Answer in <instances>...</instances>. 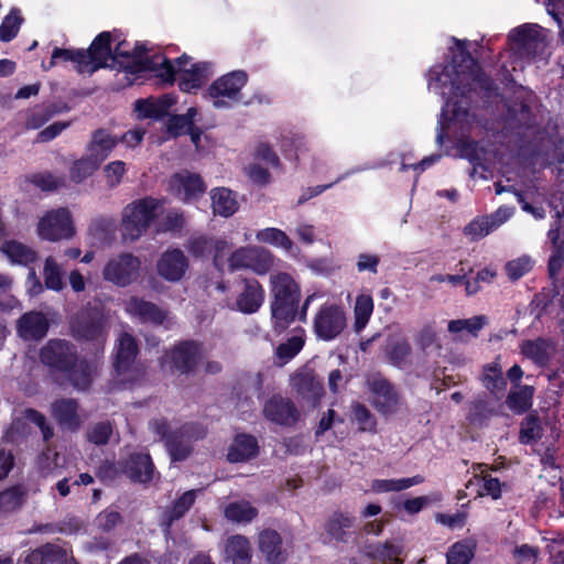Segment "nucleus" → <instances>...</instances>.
I'll list each match as a JSON object with an SVG mask.
<instances>
[{"instance_id": "2", "label": "nucleus", "mask_w": 564, "mask_h": 564, "mask_svg": "<svg viewBox=\"0 0 564 564\" xmlns=\"http://www.w3.org/2000/svg\"><path fill=\"white\" fill-rule=\"evenodd\" d=\"M273 301L271 314L274 327L284 329L297 314L301 292L294 279L284 272L271 276Z\"/></svg>"}, {"instance_id": "51", "label": "nucleus", "mask_w": 564, "mask_h": 564, "mask_svg": "<svg viewBox=\"0 0 564 564\" xmlns=\"http://www.w3.org/2000/svg\"><path fill=\"white\" fill-rule=\"evenodd\" d=\"M542 426L540 419L534 415H528L521 423L519 440L522 444H529L541 438Z\"/></svg>"}, {"instance_id": "9", "label": "nucleus", "mask_w": 564, "mask_h": 564, "mask_svg": "<svg viewBox=\"0 0 564 564\" xmlns=\"http://www.w3.org/2000/svg\"><path fill=\"white\" fill-rule=\"evenodd\" d=\"M290 384L296 397L312 408L317 406L324 395L323 382L307 367L297 369L291 376Z\"/></svg>"}, {"instance_id": "12", "label": "nucleus", "mask_w": 564, "mask_h": 564, "mask_svg": "<svg viewBox=\"0 0 564 564\" xmlns=\"http://www.w3.org/2000/svg\"><path fill=\"white\" fill-rule=\"evenodd\" d=\"M247 82L248 75L243 70L228 73L215 80L208 88V95L214 99V107L221 108L228 105L221 98L238 101L240 99V90Z\"/></svg>"}, {"instance_id": "35", "label": "nucleus", "mask_w": 564, "mask_h": 564, "mask_svg": "<svg viewBox=\"0 0 564 564\" xmlns=\"http://www.w3.org/2000/svg\"><path fill=\"white\" fill-rule=\"evenodd\" d=\"M554 351L553 344L544 338L524 340L521 344V352L540 367L549 364Z\"/></svg>"}, {"instance_id": "29", "label": "nucleus", "mask_w": 564, "mask_h": 564, "mask_svg": "<svg viewBox=\"0 0 564 564\" xmlns=\"http://www.w3.org/2000/svg\"><path fill=\"white\" fill-rule=\"evenodd\" d=\"M66 562V550L46 543L29 552L20 564H63Z\"/></svg>"}, {"instance_id": "28", "label": "nucleus", "mask_w": 564, "mask_h": 564, "mask_svg": "<svg viewBox=\"0 0 564 564\" xmlns=\"http://www.w3.org/2000/svg\"><path fill=\"white\" fill-rule=\"evenodd\" d=\"M119 143L117 135L100 128L91 132L90 140L86 147L87 153L102 163Z\"/></svg>"}, {"instance_id": "13", "label": "nucleus", "mask_w": 564, "mask_h": 564, "mask_svg": "<svg viewBox=\"0 0 564 564\" xmlns=\"http://www.w3.org/2000/svg\"><path fill=\"white\" fill-rule=\"evenodd\" d=\"M345 327V312L334 304L322 306L314 318V330L324 340L336 338Z\"/></svg>"}, {"instance_id": "42", "label": "nucleus", "mask_w": 564, "mask_h": 564, "mask_svg": "<svg viewBox=\"0 0 564 564\" xmlns=\"http://www.w3.org/2000/svg\"><path fill=\"white\" fill-rule=\"evenodd\" d=\"M212 206L215 214L224 217L234 215L238 209L232 192L227 188H216L212 192Z\"/></svg>"}, {"instance_id": "21", "label": "nucleus", "mask_w": 564, "mask_h": 564, "mask_svg": "<svg viewBox=\"0 0 564 564\" xmlns=\"http://www.w3.org/2000/svg\"><path fill=\"white\" fill-rule=\"evenodd\" d=\"M243 288L236 299V307L245 314L256 313L264 301V290L256 279L242 280Z\"/></svg>"}, {"instance_id": "23", "label": "nucleus", "mask_w": 564, "mask_h": 564, "mask_svg": "<svg viewBox=\"0 0 564 564\" xmlns=\"http://www.w3.org/2000/svg\"><path fill=\"white\" fill-rule=\"evenodd\" d=\"M258 546L269 564H282L286 561L282 538L275 530H262L258 535Z\"/></svg>"}, {"instance_id": "30", "label": "nucleus", "mask_w": 564, "mask_h": 564, "mask_svg": "<svg viewBox=\"0 0 564 564\" xmlns=\"http://www.w3.org/2000/svg\"><path fill=\"white\" fill-rule=\"evenodd\" d=\"M258 452L257 438L252 435L240 434L230 445L227 458L231 463H242L254 458Z\"/></svg>"}, {"instance_id": "25", "label": "nucleus", "mask_w": 564, "mask_h": 564, "mask_svg": "<svg viewBox=\"0 0 564 564\" xmlns=\"http://www.w3.org/2000/svg\"><path fill=\"white\" fill-rule=\"evenodd\" d=\"M52 414L63 430L75 432L83 423L78 414V403L74 399H59L53 402Z\"/></svg>"}, {"instance_id": "54", "label": "nucleus", "mask_w": 564, "mask_h": 564, "mask_svg": "<svg viewBox=\"0 0 564 564\" xmlns=\"http://www.w3.org/2000/svg\"><path fill=\"white\" fill-rule=\"evenodd\" d=\"M22 21L23 18L20 15L19 10H11L0 25V41L9 42L14 39L19 32Z\"/></svg>"}, {"instance_id": "52", "label": "nucleus", "mask_w": 564, "mask_h": 564, "mask_svg": "<svg viewBox=\"0 0 564 564\" xmlns=\"http://www.w3.org/2000/svg\"><path fill=\"white\" fill-rule=\"evenodd\" d=\"M304 339L301 336H292L285 343L276 347L275 355L279 358V366H283L294 358L303 348Z\"/></svg>"}, {"instance_id": "45", "label": "nucleus", "mask_w": 564, "mask_h": 564, "mask_svg": "<svg viewBox=\"0 0 564 564\" xmlns=\"http://www.w3.org/2000/svg\"><path fill=\"white\" fill-rule=\"evenodd\" d=\"M1 250L13 263L24 265L33 262L36 257L35 251L18 241H7Z\"/></svg>"}, {"instance_id": "39", "label": "nucleus", "mask_w": 564, "mask_h": 564, "mask_svg": "<svg viewBox=\"0 0 564 564\" xmlns=\"http://www.w3.org/2000/svg\"><path fill=\"white\" fill-rule=\"evenodd\" d=\"M196 490H188L184 492L174 503L164 511L162 525L166 530L171 528L174 521L184 517V514L191 509L196 499Z\"/></svg>"}, {"instance_id": "17", "label": "nucleus", "mask_w": 564, "mask_h": 564, "mask_svg": "<svg viewBox=\"0 0 564 564\" xmlns=\"http://www.w3.org/2000/svg\"><path fill=\"white\" fill-rule=\"evenodd\" d=\"M126 42H120L113 50H110L108 61L116 62L120 57L128 58L127 63L120 62L121 66L131 74L140 73L148 69H155L156 64L152 57L147 56L143 46H135L133 52L130 53L127 48Z\"/></svg>"}, {"instance_id": "58", "label": "nucleus", "mask_w": 564, "mask_h": 564, "mask_svg": "<svg viewBox=\"0 0 564 564\" xmlns=\"http://www.w3.org/2000/svg\"><path fill=\"white\" fill-rule=\"evenodd\" d=\"M411 354V346L405 339H400L387 348L389 360L394 366L403 365Z\"/></svg>"}, {"instance_id": "63", "label": "nucleus", "mask_w": 564, "mask_h": 564, "mask_svg": "<svg viewBox=\"0 0 564 564\" xmlns=\"http://www.w3.org/2000/svg\"><path fill=\"white\" fill-rule=\"evenodd\" d=\"M104 173L107 184L113 188L120 184L126 174V164L122 161L110 162L105 166Z\"/></svg>"}, {"instance_id": "5", "label": "nucleus", "mask_w": 564, "mask_h": 564, "mask_svg": "<svg viewBox=\"0 0 564 564\" xmlns=\"http://www.w3.org/2000/svg\"><path fill=\"white\" fill-rule=\"evenodd\" d=\"M365 383L370 393V404L382 415L395 414L404 404L397 388L381 372H369Z\"/></svg>"}, {"instance_id": "11", "label": "nucleus", "mask_w": 564, "mask_h": 564, "mask_svg": "<svg viewBox=\"0 0 564 564\" xmlns=\"http://www.w3.org/2000/svg\"><path fill=\"white\" fill-rule=\"evenodd\" d=\"M39 235L46 240L57 241L69 239L75 229L70 219V213L66 208H58L47 213L39 223Z\"/></svg>"}, {"instance_id": "7", "label": "nucleus", "mask_w": 564, "mask_h": 564, "mask_svg": "<svg viewBox=\"0 0 564 564\" xmlns=\"http://www.w3.org/2000/svg\"><path fill=\"white\" fill-rule=\"evenodd\" d=\"M274 264L271 251L257 246L240 247L228 257V271L250 269L257 274L268 273Z\"/></svg>"}, {"instance_id": "43", "label": "nucleus", "mask_w": 564, "mask_h": 564, "mask_svg": "<svg viewBox=\"0 0 564 564\" xmlns=\"http://www.w3.org/2000/svg\"><path fill=\"white\" fill-rule=\"evenodd\" d=\"M225 517L234 522L248 523L258 517V510L248 501L231 502L225 509Z\"/></svg>"}, {"instance_id": "48", "label": "nucleus", "mask_w": 564, "mask_h": 564, "mask_svg": "<svg viewBox=\"0 0 564 564\" xmlns=\"http://www.w3.org/2000/svg\"><path fill=\"white\" fill-rule=\"evenodd\" d=\"M533 388L523 386L518 391L510 392L506 403L513 412L523 413L531 406Z\"/></svg>"}, {"instance_id": "3", "label": "nucleus", "mask_w": 564, "mask_h": 564, "mask_svg": "<svg viewBox=\"0 0 564 564\" xmlns=\"http://www.w3.org/2000/svg\"><path fill=\"white\" fill-rule=\"evenodd\" d=\"M111 34L109 32L100 33L91 43L88 50H67L54 48L50 66L56 64V59L64 62L70 61L77 64L78 72L94 73L100 67L107 65V58L110 55Z\"/></svg>"}, {"instance_id": "57", "label": "nucleus", "mask_w": 564, "mask_h": 564, "mask_svg": "<svg viewBox=\"0 0 564 564\" xmlns=\"http://www.w3.org/2000/svg\"><path fill=\"white\" fill-rule=\"evenodd\" d=\"M231 243L225 239L213 238L212 253L215 267L223 271L228 268V258L231 250Z\"/></svg>"}, {"instance_id": "19", "label": "nucleus", "mask_w": 564, "mask_h": 564, "mask_svg": "<svg viewBox=\"0 0 564 564\" xmlns=\"http://www.w3.org/2000/svg\"><path fill=\"white\" fill-rule=\"evenodd\" d=\"M167 357L175 370L189 373L202 358L200 346L195 341H182L171 349Z\"/></svg>"}, {"instance_id": "61", "label": "nucleus", "mask_w": 564, "mask_h": 564, "mask_svg": "<svg viewBox=\"0 0 564 564\" xmlns=\"http://www.w3.org/2000/svg\"><path fill=\"white\" fill-rule=\"evenodd\" d=\"M112 432V426L109 422H99L88 430L87 438L96 445H106Z\"/></svg>"}, {"instance_id": "22", "label": "nucleus", "mask_w": 564, "mask_h": 564, "mask_svg": "<svg viewBox=\"0 0 564 564\" xmlns=\"http://www.w3.org/2000/svg\"><path fill=\"white\" fill-rule=\"evenodd\" d=\"M128 314L139 318L143 323L162 324L166 318V312L156 304L138 296H131L124 302Z\"/></svg>"}, {"instance_id": "60", "label": "nucleus", "mask_w": 564, "mask_h": 564, "mask_svg": "<svg viewBox=\"0 0 564 564\" xmlns=\"http://www.w3.org/2000/svg\"><path fill=\"white\" fill-rule=\"evenodd\" d=\"M213 238L205 236L192 237L187 240L185 247L194 257L203 258L212 254Z\"/></svg>"}, {"instance_id": "4", "label": "nucleus", "mask_w": 564, "mask_h": 564, "mask_svg": "<svg viewBox=\"0 0 564 564\" xmlns=\"http://www.w3.org/2000/svg\"><path fill=\"white\" fill-rule=\"evenodd\" d=\"M163 213V200L144 197L127 205L122 215V236L137 240L150 227L151 223Z\"/></svg>"}, {"instance_id": "20", "label": "nucleus", "mask_w": 564, "mask_h": 564, "mask_svg": "<svg viewBox=\"0 0 564 564\" xmlns=\"http://www.w3.org/2000/svg\"><path fill=\"white\" fill-rule=\"evenodd\" d=\"M187 268V258L180 249L165 251L156 264L159 275L170 282L180 281L184 276Z\"/></svg>"}, {"instance_id": "26", "label": "nucleus", "mask_w": 564, "mask_h": 564, "mask_svg": "<svg viewBox=\"0 0 564 564\" xmlns=\"http://www.w3.org/2000/svg\"><path fill=\"white\" fill-rule=\"evenodd\" d=\"M18 334L25 340H40L48 330V321L41 312H29L18 321Z\"/></svg>"}, {"instance_id": "56", "label": "nucleus", "mask_w": 564, "mask_h": 564, "mask_svg": "<svg viewBox=\"0 0 564 564\" xmlns=\"http://www.w3.org/2000/svg\"><path fill=\"white\" fill-rule=\"evenodd\" d=\"M44 282L47 289L59 291L63 289L62 273L56 261L48 257L44 265Z\"/></svg>"}, {"instance_id": "1", "label": "nucleus", "mask_w": 564, "mask_h": 564, "mask_svg": "<svg viewBox=\"0 0 564 564\" xmlns=\"http://www.w3.org/2000/svg\"><path fill=\"white\" fill-rule=\"evenodd\" d=\"M462 62L468 72L454 65L445 66L442 69L434 67L430 72L429 85L446 98L445 106L447 108L451 106L453 97L465 96L476 85L486 90L492 88V82L478 72V66L469 53H462Z\"/></svg>"}, {"instance_id": "14", "label": "nucleus", "mask_w": 564, "mask_h": 564, "mask_svg": "<svg viewBox=\"0 0 564 564\" xmlns=\"http://www.w3.org/2000/svg\"><path fill=\"white\" fill-rule=\"evenodd\" d=\"M263 416L281 426H293L300 421V411L295 403L281 394H274L265 401Z\"/></svg>"}, {"instance_id": "62", "label": "nucleus", "mask_w": 564, "mask_h": 564, "mask_svg": "<svg viewBox=\"0 0 564 564\" xmlns=\"http://www.w3.org/2000/svg\"><path fill=\"white\" fill-rule=\"evenodd\" d=\"M492 230L494 228L486 216L469 223L465 227L464 232L465 235L470 236L471 239L477 240L487 236Z\"/></svg>"}, {"instance_id": "15", "label": "nucleus", "mask_w": 564, "mask_h": 564, "mask_svg": "<svg viewBox=\"0 0 564 564\" xmlns=\"http://www.w3.org/2000/svg\"><path fill=\"white\" fill-rule=\"evenodd\" d=\"M116 350L115 369L117 375L122 376V383L133 381L135 377L132 372L134 371L133 367L138 355L135 338L128 333H122L118 338Z\"/></svg>"}, {"instance_id": "59", "label": "nucleus", "mask_w": 564, "mask_h": 564, "mask_svg": "<svg viewBox=\"0 0 564 564\" xmlns=\"http://www.w3.org/2000/svg\"><path fill=\"white\" fill-rule=\"evenodd\" d=\"M533 268V261L528 256H522L512 261H509L506 264L507 275L516 281L522 278L525 273H528Z\"/></svg>"}, {"instance_id": "38", "label": "nucleus", "mask_w": 564, "mask_h": 564, "mask_svg": "<svg viewBox=\"0 0 564 564\" xmlns=\"http://www.w3.org/2000/svg\"><path fill=\"white\" fill-rule=\"evenodd\" d=\"M402 546L390 542L371 544L366 547V555L381 564H402Z\"/></svg>"}, {"instance_id": "49", "label": "nucleus", "mask_w": 564, "mask_h": 564, "mask_svg": "<svg viewBox=\"0 0 564 564\" xmlns=\"http://www.w3.org/2000/svg\"><path fill=\"white\" fill-rule=\"evenodd\" d=\"M59 460V454L47 448L39 457V469L43 477L59 476L62 474V464Z\"/></svg>"}, {"instance_id": "10", "label": "nucleus", "mask_w": 564, "mask_h": 564, "mask_svg": "<svg viewBox=\"0 0 564 564\" xmlns=\"http://www.w3.org/2000/svg\"><path fill=\"white\" fill-rule=\"evenodd\" d=\"M140 264L133 254L122 253L107 262L102 276L118 286H127L138 279Z\"/></svg>"}, {"instance_id": "6", "label": "nucleus", "mask_w": 564, "mask_h": 564, "mask_svg": "<svg viewBox=\"0 0 564 564\" xmlns=\"http://www.w3.org/2000/svg\"><path fill=\"white\" fill-rule=\"evenodd\" d=\"M513 50L521 58H535L544 54L546 35L544 30L534 23L516 28L509 35Z\"/></svg>"}, {"instance_id": "40", "label": "nucleus", "mask_w": 564, "mask_h": 564, "mask_svg": "<svg viewBox=\"0 0 564 564\" xmlns=\"http://www.w3.org/2000/svg\"><path fill=\"white\" fill-rule=\"evenodd\" d=\"M28 496V489L22 485L12 486L0 492V514L19 510Z\"/></svg>"}, {"instance_id": "33", "label": "nucleus", "mask_w": 564, "mask_h": 564, "mask_svg": "<svg viewBox=\"0 0 564 564\" xmlns=\"http://www.w3.org/2000/svg\"><path fill=\"white\" fill-rule=\"evenodd\" d=\"M355 524V518L349 513L334 512L325 522L324 529L330 540L347 543L349 530Z\"/></svg>"}, {"instance_id": "44", "label": "nucleus", "mask_w": 564, "mask_h": 564, "mask_svg": "<svg viewBox=\"0 0 564 564\" xmlns=\"http://www.w3.org/2000/svg\"><path fill=\"white\" fill-rule=\"evenodd\" d=\"M100 162L87 153L75 161L69 170V176L75 183H80L91 176L100 166Z\"/></svg>"}, {"instance_id": "41", "label": "nucleus", "mask_w": 564, "mask_h": 564, "mask_svg": "<svg viewBox=\"0 0 564 564\" xmlns=\"http://www.w3.org/2000/svg\"><path fill=\"white\" fill-rule=\"evenodd\" d=\"M151 59H154L156 64L154 70L158 72V76L162 78L163 82L170 84L173 83L175 75L186 69V65L189 62L186 55L176 58L174 62L161 56H153Z\"/></svg>"}, {"instance_id": "18", "label": "nucleus", "mask_w": 564, "mask_h": 564, "mask_svg": "<svg viewBox=\"0 0 564 564\" xmlns=\"http://www.w3.org/2000/svg\"><path fill=\"white\" fill-rule=\"evenodd\" d=\"M169 189L180 199L187 202L202 195L206 186L198 174L182 171L170 178Z\"/></svg>"}, {"instance_id": "16", "label": "nucleus", "mask_w": 564, "mask_h": 564, "mask_svg": "<svg viewBox=\"0 0 564 564\" xmlns=\"http://www.w3.org/2000/svg\"><path fill=\"white\" fill-rule=\"evenodd\" d=\"M70 330L77 339L104 343L107 336L105 319L98 313L83 312L70 324Z\"/></svg>"}, {"instance_id": "47", "label": "nucleus", "mask_w": 564, "mask_h": 564, "mask_svg": "<svg viewBox=\"0 0 564 564\" xmlns=\"http://www.w3.org/2000/svg\"><path fill=\"white\" fill-rule=\"evenodd\" d=\"M373 311L372 297L368 294H360L356 299L354 313H355V329L360 332L367 325Z\"/></svg>"}, {"instance_id": "55", "label": "nucleus", "mask_w": 564, "mask_h": 564, "mask_svg": "<svg viewBox=\"0 0 564 564\" xmlns=\"http://www.w3.org/2000/svg\"><path fill=\"white\" fill-rule=\"evenodd\" d=\"M351 411L361 432H375L377 424L376 419L365 404L356 402L351 405Z\"/></svg>"}, {"instance_id": "36", "label": "nucleus", "mask_w": 564, "mask_h": 564, "mask_svg": "<svg viewBox=\"0 0 564 564\" xmlns=\"http://www.w3.org/2000/svg\"><path fill=\"white\" fill-rule=\"evenodd\" d=\"M496 414V405L486 393L477 394L468 404L467 419L471 424L481 425Z\"/></svg>"}, {"instance_id": "32", "label": "nucleus", "mask_w": 564, "mask_h": 564, "mask_svg": "<svg viewBox=\"0 0 564 564\" xmlns=\"http://www.w3.org/2000/svg\"><path fill=\"white\" fill-rule=\"evenodd\" d=\"M64 373L67 375L69 382L75 389L86 391L97 373V367L94 364L77 358L75 364Z\"/></svg>"}, {"instance_id": "50", "label": "nucleus", "mask_w": 564, "mask_h": 564, "mask_svg": "<svg viewBox=\"0 0 564 564\" xmlns=\"http://www.w3.org/2000/svg\"><path fill=\"white\" fill-rule=\"evenodd\" d=\"M474 557V545L466 541L454 543L447 554V564H469Z\"/></svg>"}, {"instance_id": "46", "label": "nucleus", "mask_w": 564, "mask_h": 564, "mask_svg": "<svg viewBox=\"0 0 564 564\" xmlns=\"http://www.w3.org/2000/svg\"><path fill=\"white\" fill-rule=\"evenodd\" d=\"M256 238L260 242L280 247L288 252L293 248V242L290 237L283 230L278 228L272 227L259 230Z\"/></svg>"}, {"instance_id": "64", "label": "nucleus", "mask_w": 564, "mask_h": 564, "mask_svg": "<svg viewBox=\"0 0 564 564\" xmlns=\"http://www.w3.org/2000/svg\"><path fill=\"white\" fill-rule=\"evenodd\" d=\"M546 10L557 22L561 40L564 43V0H547Z\"/></svg>"}, {"instance_id": "8", "label": "nucleus", "mask_w": 564, "mask_h": 564, "mask_svg": "<svg viewBox=\"0 0 564 564\" xmlns=\"http://www.w3.org/2000/svg\"><path fill=\"white\" fill-rule=\"evenodd\" d=\"M76 347L65 339H51L40 351L41 361L52 369L64 372L77 360Z\"/></svg>"}, {"instance_id": "24", "label": "nucleus", "mask_w": 564, "mask_h": 564, "mask_svg": "<svg viewBox=\"0 0 564 564\" xmlns=\"http://www.w3.org/2000/svg\"><path fill=\"white\" fill-rule=\"evenodd\" d=\"M122 471L133 481L149 482L154 476V465L149 454L133 453L122 465Z\"/></svg>"}, {"instance_id": "34", "label": "nucleus", "mask_w": 564, "mask_h": 564, "mask_svg": "<svg viewBox=\"0 0 564 564\" xmlns=\"http://www.w3.org/2000/svg\"><path fill=\"white\" fill-rule=\"evenodd\" d=\"M224 552L225 560L232 564H250L251 562L252 554L250 542L241 534L228 538Z\"/></svg>"}, {"instance_id": "37", "label": "nucleus", "mask_w": 564, "mask_h": 564, "mask_svg": "<svg viewBox=\"0 0 564 564\" xmlns=\"http://www.w3.org/2000/svg\"><path fill=\"white\" fill-rule=\"evenodd\" d=\"M479 379L486 390L499 400L507 386L501 367L496 362L485 365Z\"/></svg>"}, {"instance_id": "27", "label": "nucleus", "mask_w": 564, "mask_h": 564, "mask_svg": "<svg viewBox=\"0 0 564 564\" xmlns=\"http://www.w3.org/2000/svg\"><path fill=\"white\" fill-rule=\"evenodd\" d=\"M193 425L185 424L171 433L166 441V447L172 460H184L192 452Z\"/></svg>"}, {"instance_id": "53", "label": "nucleus", "mask_w": 564, "mask_h": 564, "mask_svg": "<svg viewBox=\"0 0 564 564\" xmlns=\"http://www.w3.org/2000/svg\"><path fill=\"white\" fill-rule=\"evenodd\" d=\"M263 379L260 372L243 375L235 387L236 394L240 398L243 394L245 400H249L250 392H259L262 388Z\"/></svg>"}, {"instance_id": "31", "label": "nucleus", "mask_w": 564, "mask_h": 564, "mask_svg": "<svg viewBox=\"0 0 564 564\" xmlns=\"http://www.w3.org/2000/svg\"><path fill=\"white\" fill-rule=\"evenodd\" d=\"M210 67L209 63H198L178 73L180 89L189 93L202 87L212 73Z\"/></svg>"}]
</instances>
